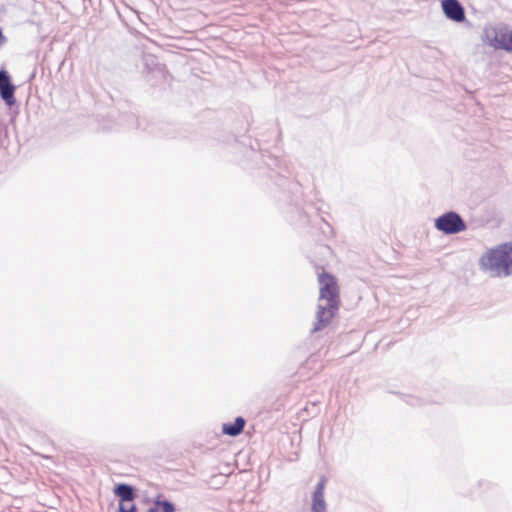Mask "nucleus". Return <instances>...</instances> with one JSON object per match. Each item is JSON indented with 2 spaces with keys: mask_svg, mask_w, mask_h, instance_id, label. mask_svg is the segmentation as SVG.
I'll return each mask as SVG.
<instances>
[{
  "mask_svg": "<svg viewBox=\"0 0 512 512\" xmlns=\"http://www.w3.org/2000/svg\"><path fill=\"white\" fill-rule=\"evenodd\" d=\"M481 269L495 272L497 276L512 274V243L489 249L479 260Z\"/></svg>",
  "mask_w": 512,
  "mask_h": 512,
  "instance_id": "nucleus-1",
  "label": "nucleus"
},
{
  "mask_svg": "<svg viewBox=\"0 0 512 512\" xmlns=\"http://www.w3.org/2000/svg\"><path fill=\"white\" fill-rule=\"evenodd\" d=\"M435 228L446 235H453L465 231L466 222L455 211H448L435 219Z\"/></svg>",
  "mask_w": 512,
  "mask_h": 512,
  "instance_id": "nucleus-2",
  "label": "nucleus"
},
{
  "mask_svg": "<svg viewBox=\"0 0 512 512\" xmlns=\"http://www.w3.org/2000/svg\"><path fill=\"white\" fill-rule=\"evenodd\" d=\"M320 283L319 303L326 301L330 307L339 305V290L335 278L328 273H321L318 277Z\"/></svg>",
  "mask_w": 512,
  "mask_h": 512,
  "instance_id": "nucleus-3",
  "label": "nucleus"
},
{
  "mask_svg": "<svg viewBox=\"0 0 512 512\" xmlns=\"http://www.w3.org/2000/svg\"><path fill=\"white\" fill-rule=\"evenodd\" d=\"M339 305L335 308L329 306V304L319 303L316 312V322L311 329V333H316L326 328L335 316Z\"/></svg>",
  "mask_w": 512,
  "mask_h": 512,
  "instance_id": "nucleus-4",
  "label": "nucleus"
},
{
  "mask_svg": "<svg viewBox=\"0 0 512 512\" xmlns=\"http://www.w3.org/2000/svg\"><path fill=\"white\" fill-rule=\"evenodd\" d=\"M15 90L9 73L5 69H0V96L8 106L16 103Z\"/></svg>",
  "mask_w": 512,
  "mask_h": 512,
  "instance_id": "nucleus-5",
  "label": "nucleus"
},
{
  "mask_svg": "<svg viewBox=\"0 0 512 512\" xmlns=\"http://www.w3.org/2000/svg\"><path fill=\"white\" fill-rule=\"evenodd\" d=\"M442 10L445 16L454 22H463L465 20V10L458 0H442Z\"/></svg>",
  "mask_w": 512,
  "mask_h": 512,
  "instance_id": "nucleus-6",
  "label": "nucleus"
},
{
  "mask_svg": "<svg viewBox=\"0 0 512 512\" xmlns=\"http://www.w3.org/2000/svg\"><path fill=\"white\" fill-rule=\"evenodd\" d=\"M327 479L325 476H322L312 494V505L311 512H327L326 502L324 499V490Z\"/></svg>",
  "mask_w": 512,
  "mask_h": 512,
  "instance_id": "nucleus-7",
  "label": "nucleus"
},
{
  "mask_svg": "<svg viewBox=\"0 0 512 512\" xmlns=\"http://www.w3.org/2000/svg\"><path fill=\"white\" fill-rule=\"evenodd\" d=\"M489 44L495 49H502L506 52H512V30L500 31L495 33L489 40Z\"/></svg>",
  "mask_w": 512,
  "mask_h": 512,
  "instance_id": "nucleus-8",
  "label": "nucleus"
},
{
  "mask_svg": "<svg viewBox=\"0 0 512 512\" xmlns=\"http://www.w3.org/2000/svg\"><path fill=\"white\" fill-rule=\"evenodd\" d=\"M113 493L119 498V503H131L137 498L136 488L127 483L116 484Z\"/></svg>",
  "mask_w": 512,
  "mask_h": 512,
  "instance_id": "nucleus-9",
  "label": "nucleus"
},
{
  "mask_svg": "<svg viewBox=\"0 0 512 512\" xmlns=\"http://www.w3.org/2000/svg\"><path fill=\"white\" fill-rule=\"evenodd\" d=\"M245 424L246 420L243 417L238 416L235 418L233 423H224L222 426V432L225 435L236 437L243 432Z\"/></svg>",
  "mask_w": 512,
  "mask_h": 512,
  "instance_id": "nucleus-10",
  "label": "nucleus"
},
{
  "mask_svg": "<svg viewBox=\"0 0 512 512\" xmlns=\"http://www.w3.org/2000/svg\"><path fill=\"white\" fill-rule=\"evenodd\" d=\"M147 512H175V505L169 500L161 499L158 495Z\"/></svg>",
  "mask_w": 512,
  "mask_h": 512,
  "instance_id": "nucleus-11",
  "label": "nucleus"
},
{
  "mask_svg": "<svg viewBox=\"0 0 512 512\" xmlns=\"http://www.w3.org/2000/svg\"><path fill=\"white\" fill-rule=\"evenodd\" d=\"M117 512H139L137 506L131 503H119Z\"/></svg>",
  "mask_w": 512,
  "mask_h": 512,
  "instance_id": "nucleus-12",
  "label": "nucleus"
}]
</instances>
